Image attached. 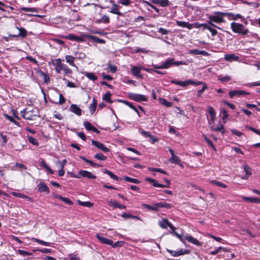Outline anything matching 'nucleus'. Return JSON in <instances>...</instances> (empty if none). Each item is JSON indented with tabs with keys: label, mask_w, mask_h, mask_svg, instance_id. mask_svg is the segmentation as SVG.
Returning <instances> with one entry per match:
<instances>
[{
	"label": "nucleus",
	"mask_w": 260,
	"mask_h": 260,
	"mask_svg": "<svg viewBox=\"0 0 260 260\" xmlns=\"http://www.w3.org/2000/svg\"><path fill=\"white\" fill-rule=\"evenodd\" d=\"M220 13H222V12H214L213 15H208V18L209 19V21H207L208 23L210 25L214 27L217 28L219 29H221V28L214 24L213 22H215L217 23L225 22V20L223 19V15H221Z\"/></svg>",
	"instance_id": "1"
},
{
	"label": "nucleus",
	"mask_w": 260,
	"mask_h": 260,
	"mask_svg": "<svg viewBox=\"0 0 260 260\" xmlns=\"http://www.w3.org/2000/svg\"><path fill=\"white\" fill-rule=\"evenodd\" d=\"M231 27L234 32L242 35H246L249 32L248 29L241 23L233 22L231 23Z\"/></svg>",
	"instance_id": "2"
},
{
	"label": "nucleus",
	"mask_w": 260,
	"mask_h": 260,
	"mask_svg": "<svg viewBox=\"0 0 260 260\" xmlns=\"http://www.w3.org/2000/svg\"><path fill=\"white\" fill-rule=\"evenodd\" d=\"M145 181L147 182L150 183L151 184V185L155 187H161V188H165V187H170V186L171 184V181L170 180L166 178L164 179V180L166 183V184H162L161 183H159L157 182V181L152 178L147 177L145 179Z\"/></svg>",
	"instance_id": "3"
},
{
	"label": "nucleus",
	"mask_w": 260,
	"mask_h": 260,
	"mask_svg": "<svg viewBox=\"0 0 260 260\" xmlns=\"http://www.w3.org/2000/svg\"><path fill=\"white\" fill-rule=\"evenodd\" d=\"M127 96L129 99L135 101L137 102H140L141 101H147V98L146 97V96L140 94L129 92L128 93Z\"/></svg>",
	"instance_id": "4"
},
{
	"label": "nucleus",
	"mask_w": 260,
	"mask_h": 260,
	"mask_svg": "<svg viewBox=\"0 0 260 260\" xmlns=\"http://www.w3.org/2000/svg\"><path fill=\"white\" fill-rule=\"evenodd\" d=\"M32 112L33 110L27 111L26 109H24L21 112V116L25 119L30 120H34L35 117L38 116V111H37L35 114H32Z\"/></svg>",
	"instance_id": "5"
},
{
	"label": "nucleus",
	"mask_w": 260,
	"mask_h": 260,
	"mask_svg": "<svg viewBox=\"0 0 260 260\" xmlns=\"http://www.w3.org/2000/svg\"><path fill=\"white\" fill-rule=\"evenodd\" d=\"M249 92L243 90L235 89L231 90L229 92V95L231 98H233L235 96L240 97L243 95H249Z\"/></svg>",
	"instance_id": "6"
},
{
	"label": "nucleus",
	"mask_w": 260,
	"mask_h": 260,
	"mask_svg": "<svg viewBox=\"0 0 260 260\" xmlns=\"http://www.w3.org/2000/svg\"><path fill=\"white\" fill-rule=\"evenodd\" d=\"M91 144L104 152H108L110 151V149L109 148L106 147L103 143L97 141L92 140Z\"/></svg>",
	"instance_id": "7"
},
{
	"label": "nucleus",
	"mask_w": 260,
	"mask_h": 260,
	"mask_svg": "<svg viewBox=\"0 0 260 260\" xmlns=\"http://www.w3.org/2000/svg\"><path fill=\"white\" fill-rule=\"evenodd\" d=\"M53 63L55 66V71L58 74L60 73L61 71L63 70L64 67L66 66V64L61 62V60L60 58L56 59L55 60V62H53Z\"/></svg>",
	"instance_id": "8"
},
{
	"label": "nucleus",
	"mask_w": 260,
	"mask_h": 260,
	"mask_svg": "<svg viewBox=\"0 0 260 260\" xmlns=\"http://www.w3.org/2000/svg\"><path fill=\"white\" fill-rule=\"evenodd\" d=\"M167 251L173 256H179L188 253V250L183 249H181L177 251L167 249Z\"/></svg>",
	"instance_id": "9"
},
{
	"label": "nucleus",
	"mask_w": 260,
	"mask_h": 260,
	"mask_svg": "<svg viewBox=\"0 0 260 260\" xmlns=\"http://www.w3.org/2000/svg\"><path fill=\"white\" fill-rule=\"evenodd\" d=\"M78 175L88 179H95L96 176L92 173L85 170H80L78 172Z\"/></svg>",
	"instance_id": "10"
},
{
	"label": "nucleus",
	"mask_w": 260,
	"mask_h": 260,
	"mask_svg": "<svg viewBox=\"0 0 260 260\" xmlns=\"http://www.w3.org/2000/svg\"><path fill=\"white\" fill-rule=\"evenodd\" d=\"M83 36L85 37V38H86L88 39L91 40L93 42H94L95 43H98L99 44H105L106 41L105 40L101 39L97 37L96 36H91L88 34H84L83 35Z\"/></svg>",
	"instance_id": "11"
},
{
	"label": "nucleus",
	"mask_w": 260,
	"mask_h": 260,
	"mask_svg": "<svg viewBox=\"0 0 260 260\" xmlns=\"http://www.w3.org/2000/svg\"><path fill=\"white\" fill-rule=\"evenodd\" d=\"M83 125H84V127H85V128L86 129V130H87L88 131H93V132L96 133V134L100 133V131L99 129H98L94 126L92 125L91 124L87 121H85L83 122Z\"/></svg>",
	"instance_id": "12"
},
{
	"label": "nucleus",
	"mask_w": 260,
	"mask_h": 260,
	"mask_svg": "<svg viewBox=\"0 0 260 260\" xmlns=\"http://www.w3.org/2000/svg\"><path fill=\"white\" fill-rule=\"evenodd\" d=\"M171 83L179 85L182 87H185L189 85H190L192 83H193V80H187L184 81H177L175 80H172L171 81Z\"/></svg>",
	"instance_id": "13"
},
{
	"label": "nucleus",
	"mask_w": 260,
	"mask_h": 260,
	"mask_svg": "<svg viewBox=\"0 0 260 260\" xmlns=\"http://www.w3.org/2000/svg\"><path fill=\"white\" fill-rule=\"evenodd\" d=\"M131 70L134 76L135 77L140 79H142L143 78V76L141 73V68L136 66H133L131 68Z\"/></svg>",
	"instance_id": "14"
},
{
	"label": "nucleus",
	"mask_w": 260,
	"mask_h": 260,
	"mask_svg": "<svg viewBox=\"0 0 260 260\" xmlns=\"http://www.w3.org/2000/svg\"><path fill=\"white\" fill-rule=\"evenodd\" d=\"M38 190L40 192H46V193H49L50 192V190L49 187L46 185V184L43 182H41L38 185Z\"/></svg>",
	"instance_id": "15"
},
{
	"label": "nucleus",
	"mask_w": 260,
	"mask_h": 260,
	"mask_svg": "<svg viewBox=\"0 0 260 260\" xmlns=\"http://www.w3.org/2000/svg\"><path fill=\"white\" fill-rule=\"evenodd\" d=\"M69 110L77 115L80 116L82 115V110L75 104H72Z\"/></svg>",
	"instance_id": "16"
},
{
	"label": "nucleus",
	"mask_w": 260,
	"mask_h": 260,
	"mask_svg": "<svg viewBox=\"0 0 260 260\" xmlns=\"http://www.w3.org/2000/svg\"><path fill=\"white\" fill-rule=\"evenodd\" d=\"M96 237L98 240L103 244H107L108 245L112 244V241L111 239L102 237L99 234L96 235Z\"/></svg>",
	"instance_id": "17"
},
{
	"label": "nucleus",
	"mask_w": 260,
	"mask_h": 260,
	"mask_svg": "<svg viewBox=\"0 0 260 260\" xmlns=\"http://www.w3.org/2000/svg\"><path fill=\"white\" fill-rule=\"evenodd\" d=\"M184 238H185V239L187 240L189 242H190L196 245H197V246L201 245V242L199 240H198L197 239L194 238L191 235L187 234L184 236Z\"/></svg>",
	"instance_id": "18"
},
{
	"label": "nucleus",
	"mask_w": 260,
	"mask_h": 260,
	"mask_svg": "<svg viewBox=\"0 0 260 260\" xmlns=\"http://www.w3.org/2000/svg\"><path fill=\"white\" fill-rule=\"evenodd\" d=\"M142 134L145 137H149L150 139V142L152 144H154L155 142L158 141L157 137L151 135L149 132L143 131L142 132Z\"/></svg>",
	"instance_id": "19"
},
{
	"label": "nucleus",
	"mask_w": 260,
	"mask_h": 260,
	"mask_svg": "<svg viewBox=\"0 0 260 260\" xmlns=\"http://www.w3.org/2000/svg\"><path fill=\"white\" fill-rule=\"evenodd\" d=\"M242 199L246 202L260 204V199L256 197H243Z\"/></svg>",
	"instance_id": "20"
},
{
	"label": "nucleus",
	"mask_w": 260,
	"mask_h": 260,
	"mask_svg": "<svg viewBox=\"0 0 260 260\" xmlns=\"http://www.w3.org/2000/svg\"><path fill=\"white\" fill-rule=\"evenodd\" d=\"M239 58V56L234 53L225 54L224 57V59L229 62L238 60Z\"/></svg>",
	"instance_id": "21"
},
{
	"label": "nucleus",
	"mask_w": 260,
	"mask_h": 260,
	"mask_svg": "<svg viewBox=\"0 0 260 260\" xmlns=\"http://www.w3.org/2000/svg\"><path fill=\"white\" fill-rule=\"evenodd\" d=\"M189 54L193 55H202L204 56H208L209 53L204 50H200L199 49H193L189 51Z\"/></svg>",
	"instance_id": "22"
},
{
	"label": "nucleus",
	"mask_w": 260,
	"mask_h": 260,
	"mask_svg": "<svg viewBox=\"0 0 260 260\" xmlns=\"http://www.w3.org/2000/svg\"><path fill=\"white\" fill-rule=\"evenodd\" d=\"M169 161L172 163H174L183 168V165L181 163V160L179 159V157L176 155L171 156L169 159Z\"/></svg>",
	"instance_id": "23"
},
{
	"label": "nucleus",
	"mask_w": 260,
	"mask_h": 260,
	"mask_svg": "<svg viewBox=\"0 0 260 260\" xmlns=\"http://www.w3.org/2000/svg\"><path fill=\"white\" fill-rule=\"evenodd\" d=\"M151 2L155 4H157L161 7H165L169 5V0H152Z\"/></svg>",
	"instance_id": "24"
},
{
	"label": "nucleus",
	"mask_w": 260,
	"mask_h": 260,
	"mask_svg": "<svg viewBox=\"0 0 260 260\" xmlns=\"http://www.w3.org/2000/svg\"><path fill=\"white\" fill-rule=\"evenodd\" d=\"M102 171L104 173L108 175L113 179H114L117 181H121L122 180L121 178L117 177L116 175L114 174L112 172L107 169H104Z\"/></svg>",
	"instance_id": "25"
},
{
	"label": "nucleus",
	"mask_w": 260,
	"mask_h": 260,
	"mask_svg": "<svg viewBox=\"0 0 260 260\" xmlns=\"http://www.w3.org/2000/svg\"><path fill=\"white\" fill-rule=\"evenodd\" d=\"M208 112L211 116V120L212 122L214 123L216 118V112L214 108L211 106H209L208 108Z\"/></svg>",
	"instance_id": "26"
},
{
	"label": "nucleus",
	"mask_w": 260,
	"mask_h": 260,
	"mask_svg": "<svg viewBox=\"0 0 260 260\" xmlns=\"http://www.w3.org/2000/svg\"><path fill=\"white\" fill-rule=\"evenodd\" d=\"M156 205L159 207V208H165L167 209H170L173 207V206L167 202H159L156 203Z\"/></svg>",
	"instance_id": "27"
},
{
	"label": "nucleus",
	"mask_w": 260,
	"mask_h": 260,
	"mask_svg": "<svg viewBox=\"0 0 260 260\" xmlns=\"http://www.w3.org/2000/svg\"><path fill=\"white\" fill-rule=\"evenodd\" d=\"M97 103H98L96 100L95 98H93L92 100V104H91L89 107L91 114H93L95 112Z\"/></svg>",
	"instance_id": "28"
},
{
	"label": "nucleus",
	"mask_w": 260,
	"mask_h": 260,
	"mask_svg": "<svg viewBox=\"0 0 260 260\" xmlns=\"http://www.w3.org/2000/svg\"><path fill=\"white\" fill-rule=\"evenodd\" d=\"M112 94L110 91H107L103 96V100L108 103H112L113 101L111 99Z\"/></svg>",
	"instance_id": "29"
},
{
	"label": "nucleus",
	"mask_w": 260,
	"mask_h": 260,
	"mask_svg": "<svg viewBox=\"0 0 260 260\" xmlns=\"http://www.w3.org/2000/svg\"><path fill=\"white\" fill-rule=\"evenodd\" d=\"M40 166L46 169L50 174H54V171L46 164L44 160L42 159L41 161L40 162Z\"/></svg>",
	"instance_id": "30"
},
{
	"label": "nucleus",
	"mask_w": 260,
	"mask_h": 260,
	"mask_svg": "<svg viewBox=\"0 0 260 260\" xmlns=\"http://www.w3.org/2000/svg\"><path fill=\"white\" fill-rule=\"evenodd\" d=\"M211 129L212 131H215V132L221 131V132L222 134H224L225 133V129L224 128V126L221 123H220L219 124H218L216 127H211Z\"/></svg>",
	"instance_id": "31"
},
{
	"label": "nucleus",
	"mask_w": 260,
	"mask_h": 260,
	"mask_svg": "<svg viewBox=\"0 0 260 260\" xmlns=\"http://www.w3.org/2000/svg\"><path fill=\"white\" fill-rule=\"evenodd\" d=\"M142 206L146 208L149 210H152L154 211H158L159 210V207H157L156 205V203L154 204L153 206H151L146 204H143Z\"/></svg>",
	"instance_id": "32"
},
{
	"label": "nucleus",
	"mask_w": 260,
	"mask_h": 260,
	"mask_svg": "<svg viewBox=\"0 0 260 260\" xmlns=\"http://www.w3.org/2000/svg\"><path fill=\"white\" fill-rule=\"evenodd\" d=\"M172 65V59H168L161 64L162 69H168Z\"/></svg>",
	"instance_id": "33"
},
{
	"label": "nucleus",
	"mask_w": 260,
	"mask_h": 260,
	"mask_svg": "<svg viewBox=\"0 0 260 260\" xmlns=\"http://www.w3.org/2000/svg\"><path fill=\"white\" fill-rule=\"evenodd\" d=\"M56 198L58 199L61 200L62 201H63V202H64L65 203H66L67 204L71 205H72L73 204V202L71 200H70V199H69L67 198L63 197L61 196L60 195H57L56 196Z\"/></svg>",
	"instance_id": "34"
},
{
	"label": "nucleus",
	"mask_w": 260,
	"mask_h": 260,
	"mask_svg": "<svg viewBox=\"0 0 260 260\" xmlns=\"http://www.w3.org/2000/svg\"><path fill=\"white\" fill-rule=\"evenodd\" d=\"M66 61L69 63L70 65L76 67L75 63H74V59H75V57L71 56V55H66Z\"/></svg>",
	"instance_id": "35"
},
{
	"label": "nucleus",
	"mask_w": 260,
	"mask_h": 260,
	"mask_svg": "<svg viewBox=\"0 0 260 260\" xmlns=\"http://www.w3.org/2000/svg\"><path fill=\"white\" fill-rule=\"evenodd\" d=\"M110 12L118 15H122V13L119 11V7L116 4L113 5Z\"/></svg>",
	"instance_id": "36"
},
{
	"label": "nucleus",
	"mask_w": 260,
	"mask_h": 260,
	"mask_svg": "<svg viewBox=\"0 0 260 260\" xmlns=\"http://www.w3.org/2000/svg\"><path fill=\"white\" fill-rule=\"evenodd\" d=\"M19 29V34L17 35H13L14 37L21 36L25 37L27 36V31L24 28H18Z\"/></svg>",
	"instance_id": "37"
},
{
	"label": "nucleus",
	"mask_w": 260,
	"mask_h": 260,
	"mask_svg": "<svg viewBox=\"0 0 260 260\" xmlns=\"http://www.w3.org/2000/svg\"><path fill=\"white\" fill-rule=\"evenodd\" d=\"M124 179L126 181L134 183L135 184H139L140 183V181L138 179L131 178V177H128V176H124Z\"/></svg>",
	"instance_id": "38"
},
{
	"label": "nucleus",
	"mask_w": 260,
	"mask_h": 260,
	"mask_svg": "<svg viewBox=\"0 0 260 260\" xmlns=\"http://www.w3.org/2000/svg\"><path fill=\"white\" fill-rule=\"evenodd\" d=\"M231 80V77L229 75H226L225 76H219L218 77V80L222 82H226Z\"/></svg>",
	"instance_id": "39"
},
{
	"label": "nucleus",
	"mask_w": 260,
	"mask_h": 260,
	"mask_svg": "<svg viewBox=\"0 0 260 260\" xmlns=\"http://www.w3.org/2000/svg\"><path fill=\"white\" fill-rule=\"evenodd\" d=\"M110 22V19L109 17L106 15H103L101 19L97 20V23L103 22L104 23H109Z\"/></svg>",
	"instance_id": "40"
},
{
	"label": "nucleus",
	"mask_w": 260,
	"mask_h": 260,
	"mask_svg": "<svg viewBox=\"0 0 260 260\" xmlns=\"http://www.w3.org/2000/svg\"><path fill=\"white\" fill-rule=\"evenodd\" d=\"M27 140L30 143L36 146L39 145V142L36 138L29 136H27Z\"/></svg>",
	"instance_id": "41"
},
{
	"label": "nucleus",
	"mask_w": 260,
	"mask_h": 260,
	"mask_svg": "<svg viewBox=\"0 0 260 260\" xmlns=\"http://www.w3.org/2000/svg\"><path fill=\"white\" fill-rule=\"evenodd\" d=\"M85 76L87 77L89 79L92 80L93 81H95L98 77L93 73L86 72L85 74Z\"/></svg>",
	"instance_id": "42"
},
{
	"label": "nucleus",
	"mask_w": 260,
	"mask_h": 260,
	"mask_svg": "<svg viewBox=\"0 0 260 260\" xmlns=\"http://www.w3.org/2000/svg\"><path fill=\"white\" fill-rule=\"evenodd\" d=\"M94 158L102 161H104L107 159V157L103 155L102 153H98L94 155Z\"/></svg>",
	"instance_id": "43"
},
{
	"label": "nucleus",
	"mask_w": 260,
	"mask_h": 260,
	"mask_svg": "<svg viewBox=\"0 0 260 260\" xmlns=\"http://www.w3.org/2000/svg\"><path fill=\"white\" fill-rule=\"evenodd\" d=\"M160 103L166 106L167 107H171L173 106V103L167 101L165 99H160Z\"/></svg>",
	"instance_id": "44"
},
{
	"label": "nucleus",
	"mask_w": 260,
	"mask_h": 260,
	"mask_svg": "<svg viewBox=\"0 0 260 260\" xmlns=\"http://www.w3.org/2000/svg\"><path fill=\"white\" fill-rule=\"evenodd\" d=\"M21 11L24 12H38V10L35 8L21 7Z\"/></svg>",
	"instance_id": "45"
},
{
	"label": "nucleus",
	"mask_w": 260,
	"mask_h": 260,
	"mask_svg": "<svg viewBox=\"0 0 260 260\" xmlns=\"http://www.w3.org/2000/svg\"><path fill=\"white\" fill-rule=\"evenodd\" d=\"M203 137H204V140L205 142L209 145L212 148H213L215 150H216L215 149V147L213 143V142L210 140L207 137V136L205 135H203Z\"/></svg>",
	"instance_id": "46"
},
{
	"label": "nucleus",
	"mask_w": 260,
	"mask_h": 260,
	"mask_svg": "<svg viewBox=\"0 0 260 260\" xmlns=\"http://www.w3.org/2000/svg\"><path fill=\"white\" fill-rule=\"evenodd\" d=\"M107 202L108 205L113 207V208H116L118 203L116 200L113 199H110Z\"/></svg>",
	"instance_id": "47"
},
{
	"label": "nucleus",
	"mask_w": 260,
	"mask_h": 260,
	"mask_svg": "<svg viewBox=\"0 0 260 260\" xmlns=\"http://www.w3.org/2000/svg\"><path fill=\"white\" fill-rule=\"evenodd\" d=\"M211 183L213 184L216 185L217 186L221 187L223 188H225L227 187V185L226 184L222 183L221 182L217 181L216 180H212L211 181Z\"/></svg>",
	"instance_id": "48"
},
{
	"label": "nucleus",
	"mask_w": 260,
	"mask_h": 260,
	"mask_svg": "<svg viewBox=\"0 0 260 260\" xmlns=\"http://www.w3.org/2000/svg\"><path fill=\"white\" fill-rule=\"evenodd\" d=\"M6 117V118L8 119L9 120H10L11 122L14 123L16 125L18 126H20V124L18 122H17V121H16L14 118L13 117H12V116H9L7 114H5L4 115Z\"/></svg>",
	"instance_id": "49"
},
{
	"label": "nucleus",
	"mask_w": 260,
	"mask_h": 260,
	"mask_svg": "<svg viewBox=\"0 0 260 260\" xmlns=\"http://www.w3.org/2000/svg\"><path fill=\"white\" fill-rule=\"evenodd\" d=\"M78 203L79 205L88 207H91L93 206V204L90 202H82L78 200Z\"/></svg>",
	"instance_id": "50"
},
{
	"label": "nucleus",
	"mask_w": 260,
	"mask_h": 260,
	"mask_svg": "<svg viewBox=\"0 0 260 260\" xmlns=\"http://www.w3.org/2000/svg\"><path fill=\"white\" fill-rule=\"evenodd\" d=\"M66 102V99L63 97V95L62 94H59V102H53L52 101H50V102L54 103L55 104L58 103L60 105L63 104Z\"/></svg>",
	"instance_id": "51"
},
{
	"label": "nucleus",
	"mask_w": 260,
	"mask_h": 260,
	"mask_svg": "<svg viewBox=\"0 0 260 260\" xmlns=\"http://www.w3.org/2000/svg\"><path fill=\"white\" fill-rule=\"evenodd\" d=\"M208 88V87L207 86V84H204V85L203 86V87H202V88L199 90L197 92V96L198 97H201L202 96V94L203 93V92L206 89H207Z\"/></svg>",
	"instance_id": "52"
},
{
	"label": "nucleus",
	"mask_w": 260,
	"mask_h": 260,
	"mask_svg": "<svg viewBox=\"0 0 260 260\" xmlns=\"http://www.w3.org/2000/svg\"><path fill=\"white\" fill-rule=\"evenodd\" d=\"M62 37L64 39H68L71 41H75L76 35L72 34H70L68 35L63 36Z\"/></svg>",
	"instance_id": "53"
},
{
	"label": "nucleus",
	"mask_w": 260,
	"mask_h": 260,
	"mask_svg": "<svg viewBox=\"0 0 260 260\" xmlns=\"http://www.w3.org/2000/svg\"><path fill=\"white\" fill-rule=\"evenodd\" d=\"M17 252L20 255H22V256L31 255H32V253L28 252H27L26 251H25L24 250L18 249V251H17Z\"/></svg>",
	"instance_id": "54"
},
{
	"label": "nucleus",
	"mask_w": 260,
	"mask_h": 260,
	"mask_svg": "<svg viewBox=\"0 0 260 260\" xmlns=\"http://www.w3.org/2000/svg\"><path fill=\"white\" fill-rule=\"evenodd\" d=\"M245 128L246 129L251 131L252 132H253L255 133V134L260 136V131L259 130H258V129H257L253 127H251L249 125H246L245 126Z\"/></svg>",
	"instance_id": "55"
},
{
	"label": "nucleus",
	"mask_w": 260,
	"mask_h": 260,
	"mask_svg": "<svg viewBox=\"0 0 260 260\" xmlns=\"http://www.w3.org/2000/svg\"><path fill=\"white\" fill-rule=\"evenodd\" d=\"M34 239V241L37 242V243H38L40 244L45 245V246H50L51 244L50 243L44 241L43 240L38 239L35 238Z\"/></svg>",
	"instance_id": "56"
},
{
	"label": "nucleus",
	"mask_w": 260,
	"mask_h": 260,
	"mask_svg": "<svg viewBox=\"0 0 260 260\" xmlns=\"http://www.w3.org/2000/svg\"><path fill=\"white\" fill-rule=\"evenodd\" d=\"M84 161H85L86 162L89 164L91 166H92L93 167H101V165L96 164L94 163V162H93L92 161L90 160H89V159H88L87 158L85 159Z\"/></svg>",
	"instance_id": "57"
},
{
	"label": "nucleus",
	"mask_w": 260,
	"mask_h": 260,
	"mask_svg": "<svg viewBox=\"0 0 260 260\" xmlns=\"http://www.w3.org/2000/svg\"><path fill=\"white\" fill-rule=\"evenodd\" d=\"M244 170L245 172L246 175L247 176H250L251 175V169L249 167L247 166H244Z\"/></svg>",
	"instance_id": "58"
},
{
	"label": "nucleus",
	"mask_w": 260,
	"mask_h": 260,
	"mask_svg": "<svg viewBox=\"0 0 260 260\" xmlns=\"http://www.w3.org/2000/svg\"><path fill=\"white\" fill-rule=\"evenodd\" d=\"M230 131H231V133H232V134L236 135L239 137H241L243 135V134L241 132L238 131V130H237L236 129H230Z\"/></svg>",
	"instance_id": "59"
},
{
	"label": "nucleus",
	"mask_w": 260,
	"mask_h": 260,
	"mask_svg": "<svg viewBox=\"0 0 260 260\" xmlns=\"http://www.w3.org/2000/svg\"><path fill=\"white\" fill-rule=\"evenodd\" d=\"M166 220H168L167 219H164L161 221L159 222V226L162 229H167L168 227V224L165 222Z\"/></svg>",
	"instance_id": "60"
},
{
	"label": "nucleus",
	"mask_w": 260,
	"mask_h": 260,
	"mask_svg": "<svg viewBox=\"0 0 260 260\" xmlns=\"http://www.w3.org/2000/svg\"><path fill=\"white\" fill-rule=\"evenodd\" d=\"M158 32L164 35L169 34L170 32V31L166 29H165L162 27H159L158 28Z\"/></svg>",
	"instance_id": "61"
},
{
	"label": "nucleus",
	"mask_w": 260,
	"mask_h": 260,
	"mask_svg": "<svg viewBox=\"0 0 260 260\" xmlns=\"http://www.w3.org/2000/svg\"><path fill=\"white\" fill-rule=\"evenodd\" d=\"M41 76L43 77V81L44 83H48L49 82L50 79L48 75L46 74L45 73H41Z\"/></svg>",
	"instance_id": "62"
},
{
	"label": "nucleus",
	"mask_w": 260,
	"mask_h": 260,
	"mask_svg": "<svg viewBox=\"0 0 260 260\" xmlns=\"http://www.w3.org/2000/svg\"><path fill=\"white\" fill-rule=\"evenodd\" d=\"M26 59L34 63L35 64H36L37 66H39V63H38V61L34 58H33L32 56H27L26 57Z\"/></svg>",
	"instance_id": "63"
},
{
	"label": "nucleus",
	"mask_w": 260,
	"mask_h": 260,
	"mask_svg": "<svg viewBox=\"0 0 260 260\" xmlns=\"http://www.w3.org/2000/svg\"><path fill=\"white\" fill-rule=\"evenodd\" d=\"M241 18H243V17L241 14H235L233 13L232 17H231V20H237L238 19H241Z\"/></svg>",
	"instance_id": "64"
}]
</instances>
